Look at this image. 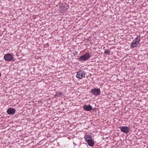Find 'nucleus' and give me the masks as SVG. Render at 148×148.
Instances as JSON below:
<instances>
[{
  "mask_svg": "<svg viewBox=\"0 0 148 148\" xmlns=\"http://www.w3.org/2000/svg\"><path fill=\"white\" fill-rule=\"evenodd\" d=\"M91 57V55L89 53H87L81 56L78 60L80 61H86L89 59Z\"/></svg>",
  "mask_w": 148,
  "mask_h": 148,
  "instance_id": "1",
  "label": "nucleus"
},
{
  "mask_svg": "<svg viewBox=\"0 0 148 148\" xmlns=\"http://www.w3.org/2000/svg\"><path fill=\"white\" fill-rule=\"evenodd\" d=\"M13 56L12 54L8 53L5 55L4 56V59L6 61H14V60H13Z\"/></svg>",
  "mask_w": 148,
  "mask_h": 148,
  "instance_id": "2",
  "label": "nucleus"
},
{
  "mask_svg": "<svg viewBox=\"0 0 148 148\" xmlns=\"http://www.w3.org/2000/svg\"><path fill=\"white\" fill-rule=\"evenodd\" d=\"M86 74L85 71L83 70H79L77 72L76 77L77 78L81 79L83 77H85Z\"/></svg>",
  "mask_w": 148,
  "mask_h": 148,
  "instance_id": "3",
  "label": "nucleus"
},
{
  "mask_svg": "<svg viewBox=\"0 0 148 148\" xmlns=\"http://www.w3.org/2000/svg\"><path fill=\"white\" fill-rule=\"evenodd\" d=\"M90 92L92 94L96 96L99 95L101 93V90L99 88L92 89L91 90Z\"/></svg>",
  "mask_w": 148,
  "mask_h": 148,
  "instance_id": "4",
  "label": "nucleus"
},
{
  "mask_svg": "<svg viewBox=\"0 0 148 148\" xmlns=\"http://www.w3.org/2000/svg\"><path fill=\"white\" fill-rule=\"evenodd\" d=\"M69 8V5L66 3H62L60 5V10L62 12L66 11L68 10Z\"/></svg>",
  "mask_w": 148,
  "mask_h": 148,
  "instance_id": "5",
  "label": "nucleus"
},
{
  "mask_svg": "<svg viewBox=\"0 0 148 148\" xmlns=\"http://www.w3.org/2000/svg\"><path fill=\"white\" fill-rule=\"evenodd\" d=\"M121 132L125 133H128L130 131V128L127 126H122L120 127Z\"/></svg>",
  "mask_w": 148,
  "mask_h": 148,
  "instance_id": "6",
  "label": "nucleus"
},
{
  "mask_svg": "<svg viewBox=\"0 0 148 148\" xmlns=\"http://www.w3.org/2000/svg\"><path fill=\"white\" fill-rule=\"evenodd\" d=\"M15 111L16 110L15 109L10 108L8 109L7 112L8 114L11 115L14 114Z\"/></svg>",
  "mask_w": 148,
  "mask_h": 148,
  "instance_id": "7",
  "label": "nucleus"
},
{
  "mask_svg": "<svg viewBox=\"0 0 148 148\" xmlns=\"http://www.w3.org/2000/svg\"><path fill=\"white\" fill-rule=\"evenodd\" d=\"M84 110L86 111H90L92 109V107L90 105H85L83 107Z\"/></svg>",
  "mask_w": 148,
  "mask_h": 148,
  "instance_id": "8",
  "label": "nucleus"
},
{
  "mask_svg": "<svg viewBox=\"0 0 148 148\" xmlns=\"http://www.w3.org/2000/svg\"><path fill=\"white\" fill-rule=\"evenodd\" d=\"M85 140L87 142L90 140L92 138V136L88 135H86L84 137Z\"/></svg>",
  "mask_w": 148,
  "mask_h": 148,
  "instance_id": "9",
  "label": "nucleus"
},
{
  "mask_svg": "<svg viewBox=\"0 0 148 148\" xmlns=\"http://www.w3.org/2000/svg\"><path fill=\"white\" fill-rule=\"evenodd\" d=\"M138 45V44H137V43H136L134 41L131 43L130 47L131 49H132L134 47H136Z\"/></svg>",
  "mask_w": 148,
  "mask_h": 148,
  "instance_id": "10",
  "label": "nucleus"
},
{
  "mask_svg": "<svg viewBox=\"0 0 148 148\" xmlns=\"http://www.w3.org/2000/svg\"><path fill=\"white\" fill-rule=\"evenodd\" d=\"M87 143L88 145L90 147H93L94 145V142L92 140V138Z\"/></svg>",
  "mask_w": 148,
  "mask_h": 148,
  "instance_id": "11",
  "label": "nucleus"
},
{
  "mask_svg": "<svg viewBox=\"0 0 148 148\" xmlns=\"http://www.w3.org/2000/svg\"><path fill=\"white\" fill-rule=\"evenodd\" d=\"M140 36L139 35L135 38V40L134 41L137 44H138L140 40Z\"/></svg>",
  "mask_w": 148,
  "mask_h": 148,
  "instance_id": "12",
  "label": "nucleus"
},
{
  "mask_svg": "<svg viewBox=\"0 0 148 148\" xmlns=\"http://www.w3.org/2000/svg\"><path fill=\"white\" fill-rule=\"evenodd\" d=\"M62 93H59V92H57V93L56 95H55V97H59L62 96Z\"/></svg>",
  "mask_w": 148,
  "mask_h": 148,
  "instance_id": "13",
  "label": "nucleus"
},
{
  "mask_svg": "<svg viewBox=\"0 0 148 148\" xmlns=\"http://www.w3.org/2000/svg\"><path fill=\"white\" fill-rule=\"evenodd\" d=\"M110 53V51L108 49H107L105 51L104 53L105 54H109Z\"/></svg>",
  "mask_w": 148,
  "mask_h": 148,
  "instance_id": "14",
  "label": "nucleus"
},
{
  "mask_svg": "<svg viewBox=\"0 0 148 148\" xmlns=\"http://www.w3.org/2000/svg\"><path fill=\"white\" fill-rule=\"evenodd\" d=\"M1 73L0 72V77H1Z\"/></svg>",
  "mask_w": 148,
  "mask_h": 148,
  "instance_id": "15",
  "label": "nucleus"
}]
</instances>
